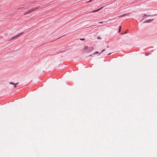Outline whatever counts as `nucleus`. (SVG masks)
<instances>
[{"label": "nucleus", "mask_w": 157, "mask_h": 157, "mask_svg": "<svg viewBox=\"0 0 157 157\" xmlns=\"http://www.w3.org/2000/svg\"><path fill=\"white\" fill-rule=\"evenodd\" d=\"M94 49V47L92 46L88 47L87 46H85L83 49V51H87L88 52H90Z\"/></svg>", "instance_id": "nucleus-1"}, {"label": "nucleus", "mask_w": 157, "mask_h": 157, "mask_svg": "<svg viewBox=\"0 0 157 157\" xmlns=\"http://www.w3.org/2000/svg\"><path fill=\"white\" fill-rule=\"evenodd\" d=\"M22 33H20L18 34L17 35L11 37L9 40H14V39H15L17 37L21 35L22 34Z\"/></svg>", "instance_id": "nucleus-2"}, {"label": "nucleus", "mask_w": 157, "mask_h": 157, "mask_svg": "<svg viewBox=\"0 0 157 157\" xmlns=\"http://www.w3.org/2000/svg\"><path fill=\"white\" fill-rule=\"evenodd\" d=\"M38 9V7H35L34 8H31L30 9H29V12H30V13H31L34 11L35 10Z\"/></svg>", "instance_id": "nucleus-3"}, {"label": "nucleus", "mask_w": 157, "mask_h": 157, "mask_svg": "<svg viewBox=\"0 0 157 157\" xmlns=\"http://www.w3.org/2000/svg\"><path fill=\"white\" fill-rule=\"evenodd\" d=\"M18 83V82H17L16 83H13V82H10L9 83V84L13 85V86L12 87H14V88H15V87H17L16 85Z\"/></svg>", "instance_id": "nucleus-4"}, {"label": "nucleus", "mask_w": 157, "mask_h": 157, "mask_svg": "<svg viewBox=\"0 0 157 157\" xmlns=\"http://www.w3.org/2000/svg\"><path fill=\"white\" fill-rule=\"evenodd\" d=\"M154 19H148V20H147L146 21H145L144 22V23H147V22H150V21H152V20H153Z\"/></svg>", "instance_id": "nucleus-5"}, {"label": "nucleus", "mask_w": 157, "mask_h": 157, "mask_svg": "<svg viewBox=\"0 0 157 157\" xmlns=\"http://www.w3.org/2000/svg\"><path fill=\"white\" fill-rule=\"evenodd\" d=\"M102 8H99V9H98L97 10H94V11H92L91 12V13H94V12H97L99 10H100Z\"/></svg>", "instance_id": "nucleus-6"}, {"label": "nucleus", "mask_w": 157, "mask_h": 157, "mask_svg": "<svg viewBox=\"0 0 157 157\" xmlns=\"http://www.w3.org/2000/svg\"><path fill=\"white\" fill-rule=\"evenodd\" d=\"M150 16L149 15H147L146 14H144V15L143 16V19H144L145 18V17L146 16Z\"/></svg>", "instance_id": "nucleus-7"}, {"label": "nucleus", "mask_w": 157, "mask_h": 157, "mask_svg": "<svg viewBox=\"0 0 157 157\" xmlns=\"http://www.w3.org/2000/svg\"><path fill=\"white\" fill-rule=\"evenodd\" d=\"M29 13H30V12H29V10L28 11L25 12V13H24V15H25L28 14H29Z\"/></svg>", "instance_id": "nucleus-8"}, {"label": "nucleus", "mask_w": 157, "mask_h": 157, "mask_svg": "<svg viewBox=\"0 0 157 157\" xmlns=\"http://www.w3.org/2000/svg\"><path fill=\"white\" fill-rule=\"evenodd\" d=\"M128 14V13L124 14L120 16V17H124L126 16Z\"/></svg>", "instance_id": "nucleus-9"}, {"label": "nucleus", "mask_w": 157, "mask_h": 157, "mask_svg": "<svg viewBox=\"0 0 157 157\" xmlns=\"http://www.w3.org/2000/svg\"><path fill=\"white\" fill-rule=\"evenodd\" d=\"M121 25H120L119 26V33L120 32L121 30Z\"/></svg>", "instance_id": "nucleus-10"}, {"label": "nucleus", "mask_w": 157, "mask_h": 157, "mask_svg": "<svg viewBox=\"0 0 157 157\" xmlns=\"http://www.w3.org/2000/svg\"><path fill=\"white\" fill-rule=\"evenodd\" d=\"M98 53H99V52H98L96 51V52H95L93 54V55L98 54Z\"/></svg>", "instance_id": "nucleus-11"}, {"label": "nucleus", "mask_w": 157, "mask_h": 157, "mask_svg": "<svg viewBox=\"0 0 157 157\" xmlns=\"http://www.w3.org/2000/svg\"><path fill=\"white\" fill-rule=\"evenodd\" d=\"M105 50V49H103V50H102L101 52H100V53L99 54V55H100L101 53L102 52H104Z\"/></svg>", "instance_id": "nucleus-12"}, {"label": "nucleus", "mask_w": 157, "mask_h": 157, "mask_svg": "<svg viewBox=\"0 0 157 157\" xmlns=\"http://www.w3.org/2000/svg\"><path fill=\"white\" fill-rule=\"evenodd\" d=\"M97 39H101V37L99 36H98L97 37Z\"/></svg>", "instance_id": "nucleus-13"}, {"label": "nucleus", "mask_w": 157, "mask_h": 157, "mask_svg": "<svg viewBox=\"0 0 157 157\" xmlns=\"http://www.w3.org/2000/svg\"><path fill=\"white\" fill-rule=\"evenodd\" d=\"M128 30L126 31H125L123 34H125L126 33H127V31H128Z\"/></svg>", "instance_id": "nucleus-14"}, {"label": "nucleus", "mask_w": 157, "mask_h": 157, "mask_svg": "<svg viewBox=\"0 0 157 157\" xmlns=\"http://www.w3.org/2000/svg\"><path fill=\"white\" fill-rule=\"evenodd\" d=\"M103 22V21H101V22H98V23L99 24H101Z\"/></svg>", "instance_id": "nucleus-15"}, {"label": "nucleus", "mask_w": 157, "mask_h": 157, "mask_svg": "<svg viewBox=\"0 0 157 157\" xmlns=\"http://www.w3.org/2000/svg\"><path fill=\"white\" fill-rule=\"evenodd\" d=\"M92 0H90L89 1H88L87 3H88V2H90L91 1H92Z\"/></svg>", "instance_id": "nucleus-16"}, {"label": "nucleus", "mask_w": 157, "mask_h": 157, "mask_svg": "<svg viewBox=\"0 0 157 157\" xmlns=\"http://www.w3.org/2000/svg\"><path fill=\"white\" fill-rule=\"evenodd\" d=\"M148 55H149V53H147L145 55L146 56H147Z\"/></svg>", "instance_id": "nucleus-17"}, {"label": "nucleus", "mask_w": 157, "mask_h": 157, "mask_svg": "<svg viewBox=\"0 0 157 157\" xmlns=\"http://www.w3.org/2000/svg\"><path fill=\"white\" fill-rule=\"evenodd\" d=\"M85 40L84 38H83V39H80V40Z\"/></svg>", "instance_id": "nucleus-18"}, {"label": "nucleus", "mask_w": 157, "mask_h": 157, "mask_svg": "<svg viewBox=\"0 0 157 157\" xmlns=\"http://www.w3.org/2000/svg\"><path fill=\"white\" fill-rule=\"evenodd\" d=\"M67 86L66 87H67V88H69V86H68L67 85Z\"/></svg>", "instance_id": "nucleus-19"}, {"label": "nucleus", "mask_w": 157, "mask_h": 157, "mask_svg": "<svg viewBox=\"0 0 157 157\" xmlns=\"http://www.w3.org/2000/svg\"><path fill=\"white\" fill-rule=\"evenodd\" d=\"M111 54V53H109L108 54L109 55H110Z\"/></svg>", "instance_id": "nucleus-20"}, {"label": "nucleus", "mask_w": 157, "mask_h": 157, "mask_svg": "<svg viewBox=\"0 0 157 157\" xmlns=\"http://www.w3.org/2000/svg\"><path fill=\"white\" fill-rule=\"evenodd\" d=\"M89 56H92V55H89Z\"/></svg>", "instance_id": "nucleus-21"}]
</instances>
